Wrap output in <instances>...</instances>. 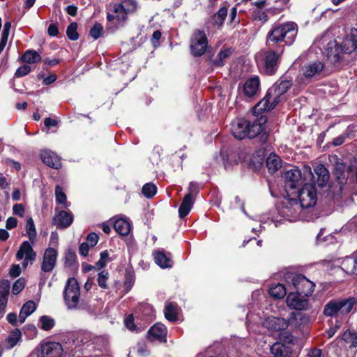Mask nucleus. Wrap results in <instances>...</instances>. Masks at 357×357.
Listing matches in <instances>:
<instances>
[{
	"mask_svg": "<svg viewBox=\"0 0 357 357\" xmlns=\"http://www.w3.org/2000/svg\"><path fill=\"white\" fill-rule=\"evenodd\" d=\"M254 113L256 117L252 119L239 118L231 123V132L235 139L243 140L245 139H255L259 146H263L268 142L269 132L266 130L268 118L266 115Z\"/></svg>",
	"mask_w": 357,
	"mask_h": 357,
	"instance_id": "obj_1",
	"label": "nucleus"
},
{
	"mask_svg": "<svg viewBox=\"0 0 357 357\" xmlns=\"http://www.w3.org/2000/svg\"><path fill=\"white\" fill-rule=\"evenodd\" d=\"M293 82L288 79H279L269 88L265 96L252 108L254 113L272 110L280 102L282 95L292 86Z\"/></svg>",
	"mask_w": 357,
	"mask_h": 357,
	"instance_id": "obj_2",
	"label": "nucleus"
},
{
	"mask_svg": "<svg viewBox=\"0 0 357 357\" xmlns=\"http://www.w3.org/2000/svg\"><path fill=\"white\" fill-rule=\"evenodd\" d=\"M298 33V26L295 22H289L283 24H279L273 26L268 31L266 45L272 47L276 44L284 43L282 45H291L295 40ZM281 48V46H279Z\"/></svg>",
	"mask_w": 357,
	"mask_h": 357,
	"instance_id": "obj_3",
	"label": "nucleus"
},
{
	"mask_svg": "<svg viewBox=\"0 0 357 357\" xmlns=\"http://www.w3.org/2000/svg\"><path fill=\"white\" fill-rule=\"evenodd\" d=\"M299 202L302 208H310L315 206L317 202V193L315 183H305L291 197H289L290 204H297Z\"/></svg>",
	"mask_w": 357,
	"mask_h": 357,
	"instance_id": "obj_4",
	"label": "nucleus"
},
{
	"mask_svg": "<svg viewBox=\"0 0 357 357\" xmlns=\"http://www.w3.org/2000/svg\"><path fill=\"white\" fill-rule=\"evenodd\" d=\"M137 9L136 0H123L120 3H115L113 5V12L116 15L107 13V20L109 22L116 20V26H124L128 20V15L132 14Z\"/></svg>",
	"mask_w": 357,
	"mask_h": 357,
	"instance_id": "obj_5",
	"label": "nucleus"
},
{
	"mask_svg": "<svg viewBox=\"0 0 357 357\" xmlns=\"http://www.w3.org/2000/svg\"><path fill=\"white\" fill-rule=\"evenodd\" d=\"M282 53L283 49L280 48L264 51L260 67L261 73L268 76L275 75L279 68Z\"/></svg>",
	"mask_w": 357,
	"mask_h": 357,
	"instance_id": "obj_6",
	"label": "nucleus"
},
{
	"mask_svg": "<svg viewBox=\"0 0 357 357\" xmlns=\"http://www.w3.org/2000/svg\"><path fill=\"white\" fill-rule=\"evenodd\" d=\"M356 304V300L354 297L346 299H332L325 305L323 314L326 317L335 316L339 312L342 314H347Z\"/></svg>",
	"mask_w": 357,
	"mask_h": 357,
	"instance_id": "obj_7",
	"label": "nucleus"
},
{
	"mask_svg": "<svg viewBox=\"0 0 357 357\" xmlns=\"http://www.w3.org/2000/svg\"><path fill=\"white\" fill-rule=\"evenodd\" d=\"M208 40L204 30L195 29L190 38L189 49L192 56L200 57L208 48Z\"/></svg>",
	"mask_w": 357,
	"mask_h": 357,
	"instance_id": "obj_8",
	"label": "nucleus"
},
{
	"mask_svg": "<svg viewBox=\"0 0 357 357\" xmlns=\"http://www.w3.org/2000/svg\"><path fill=\"white\" fill-rule=\"evenodd\" d=\"M63 300L68 310H75L80 297V288L77 280L74 278H68L63 292Z\"/></svg>",
	"mask_w": 357,
	"mask_h": 357,
	"instance_id": "obj_9",
	"label": "nucleus"
},
{
	"mask_svg": "<svg viewBox=\"0 0 357 357\" xmlns=\"http://www.w3.org/2000/svg\"><path fill=\"white\" fill-rule=\"evenodd\" d=\"M287 278L291 279V289L301 294L303 296L310 297L314 292L315 284L304 275L296 273L291 276H288Z\"/></svg>",
	"mask_w": 357,
	"mask_h": 357,
	"instance_id": "obj_10",
	"label": "nucleus"
},
{
	"mask_svg": "<svg viewBox=\"0 0 357 357\" xmlns=\"http://www.w3.org/2000/svg\"><path fill=\"white\" fill-rule=\"evenodd\" d=\"M284 191L287 197L293 196L303 185L301 172L298 169H291L287 171L284 176Z\"/></svg>",
	"mask_w": 357,
	"mask_h": 357,
	"instance_id": "obj_11",
	"label": "nucleus"
},
{
	"mask_svg": "<svg viewBox=\"0 0 357 357\" xmlns=\"http://www.w3.org/2000/svg\"><path fill=\"white\" fill-rule=\"evenodd\" d=\"M326 53L327 59L333 65L341 61L344 54H348L344 50V42L339 43L335 40L327 44Z\"/></svg>",
	"mask_w": 357,
	"mask_h": 357,
	"instance_id": "obj_12",
	"label": "nucleus"
},
{
	"mask_svg": "<svg viewBox=\"0 0 357 357\" xmlns=\"http://www.w3.org/2000/svg\"><path fill=\"white\" fill-rule=\"evenodd\" d=\"M307 296H303L301 294L292 291L287 295L286 303L287 306L298 311L305 310L309 306Z\"/></svg>",
	"mask_w": 357,
	"mask_h": 357,
	"instance_id": "obj_13",
	"label": "nucleus"
},
{
	"mask_svg": "<svg viewBox=\"0 0 357 357\" xmlns=\"http://www.w3.org/2000/svg\"><path fill=\"white\" fill-rule=\"evenodd\" d=\"M167 327L160 323H155L147 331L146 338L149 341L153 342L158 341L160 342H167Z\"/></svg>",
	"mask_w": 357,
	"mask_h": 357,
	"instance_id": "obj_14",
	"label": "nucleus"
},
{
	"mask_svg": "<svg viewBox=\"0 0 357 357\" xmlns=\"http://www.w3.org/2000/svg\"><path fill=\"white\" fill-rule=\"evenodd\" d=\"M290 321L281 317H268L264 321V326L272 332L280 333L287 329Z\"/></svg>",
	"mask_w": 357,
	"mask_h": 357,
	"instance_id": "obj_15",
	"label": "nucleus"
},
{
	"mask_svg": "<svg viewBox=\"0 0 357 357\" xmlns=\"http://www.w3.org/2000/svg\"><path fill=\"white\" fill-rule=\"evenodd\" d=\"M63 347L61 343L47 342L41 345L40 357H61Z\"/></svg>",
	"mask_w": 357,
	"mask_h": 357,
	"instance_id": "obj_16",
	"label": "nucleus"
},
{
	"mask_svg": "<svg viewBox=\"0 0 357 357\" xmlns=\"http://www.w3.org/2000/svg\"><path fill=\"white\" fill-rule=\"evenodd\" d=\"M58 252L53 248L46 249L41 265V269L44 272H51L56 265Z\"/></svg>",
	"mask_w": 357,
	"mask_h": 357,
	"instance_id": "obj_17",
	"label": "nucleus"
},
{
	"mask_svg": "<svg viewBox=\"0 0 357 357\" xmlns=\"http://www.w3.org/2000/svg\"><path fill=\"white\" fill-rule=\"evenodd\" d=\"M63 266L66 269L71 272L77 271L79 263L77 258L76 252L71 248H68L64 253Z\"/></svg>",
	"mask_w": 357,
	"mask_h": 357,
	"instance_id": "obj_18",
	"label": "nucleus"
},
{
	"mask_svg": "<svg viewBox=\"0 0 357 357\" xmlns=\"http://www.w3.org/2000/svg\"><path fill=\"white\" fill-rule=\"evenodd\" d=\"M260 81L258 76L248 79L243 86V92L246 97H253L259 91Z\"/></svg>",
	"mask_w": 357,
	"mask_h": 357,
	"instance_id": "obj_19",
	"label": "nucleus"
},
{
	"mask_svg": "<svg viewBox=\"0 0 357 357\" xmlns=\"http://www.w3.org/2000/svg\"><path fill=\"white\" fill-rule=\"evenodd\" d=\"M40 158L45 165L52 169H59L62 166L60 157L52 151H43Z\"/></svg>",
	"mask_w": 357,
	"mask_h": 357,
	"instance_id": "obj_20",
	"label": "nucleus"
},
{
	"mask_svg": "<svg viewBox=\"0 0 357 357\" xmlns=\"http://www.w3.org/2000/svg\"><path fill=\"white\" fill-rule=\"evenodd\" d=\"M53 220L57 228L66 229L72 225L73 215L70 211H60Z\"/></svg>",
	"mask_w": 357,
	"mask_h": 357,
	"instance_id": "obj_21",
	"label": "nucleus"
},
{
	"mask_svg": "<svg viewBox=\"0 0 357 357\" xmlns=\"http://www.w3.org/2000/svg\"><path fill=\"white\" fill-rule=\"evenodd\" d=\"M341 268L348 275H357V251L342 259Z\"/></svg>",
	"mask_w": 357,
	"mask_h": 357,
	"instance_id": "obj_22",
	"label": "nucleus"
},
{
	"mask_svg": "<svg viewBox=\"0 0 357 357\" xmlns=\"http://www.w3.org/2000/svg\"><path fill=\"white\" fill-rule=\"evenodd\" d=\"M25 256V260L34 261L36 257V253L32 248L31 244L27 241H24L20 246L16 253V258L18 260L22 259Z\"/></svg>",
	"mask_w": 357,
	"mask_h": 357,
	"instance_id": "obj_23",
	"label": "nucleus"
},
{
	"mask_svg": "<svg viewBox=\"0 0 357 357\" xmlns=\"http://www.w3.org/2000/svg\"><path fill=\"white\" fill-rule=\"evenodd\" d=\"M344 50L348 54L357 51V24L351 29L350 33L343 40Z\"/></svg>",
	"mask_w": 357,
	"mask_h": 357,
	"instance_id": "obj_24",
	"label": "nucleus"
},
{
	"mask_svg": "<svg viewBox=\"0 0 357 357\" xmlns=\"http://www.w3.org/2000/svg\"><path fill=\"white\" fill-rule=\"evenodd\" d=\"M228 9L226 6H222L219 10L210 17L208 22L213 26H217L218 29H222L225 20L227 16Z\"/></svg>",
	"mask_w": 357,
	"mask_h": 357,
	"instance_id": "obj_25",
	"label": "nucleus"
},
{
	"mask_svg": "<svg viewBox=\"0 0 357 357\" xmlns=\"http://www.w3.org/2000/svg\"><path fill=\"white\" fill-rule=\"evenodd\" d=\"M317 176V184L322 188L326 185L329 180V172L324 165H319L314 169Z\"/></svg>",
	"mask_w": 357,
	"mask_h": 357,
	"instance_id": "obj_26",
	"label": "nucleus"
},
{
	"mask_svg": "<svg viewBox=\"0 0 357 357\" xmlns=\"http://www.w3.org/2000/svg\"><path fill=\"white\" fill-rule=\"evenodd\" d=\"M113 228L121 236H127L131 230L130 222L126 218H118L112 222Z\"/></svg>",
	"mask_w": 357,
	"mask_h": 357,
	"instance_id": "obj_27",
	"label": "nucleus"
},
{
	"mask_svg": "<svg viewBox=\"0 0 357 357\" xmlns=\"http://www.w3.org/2000/svg\"><path fill=\"white\" fill-rule=\"evenodd\" d=\"M179 307L176 302H169L164 310L165 317L169 321L175 323L178 321Z\"/></svg>",
	"mask_w": 357,
	"mask_h": 357,
	"instance_id": "obj_28",
	"label": "nucleus"
},
{
	"mask_svg": "<svg viewBox=\"0 0 357 357\" xmlns=\"http://www.w3.org/2000/svg\"><path fill=\"white\" fill-rule=\"evenodd\" d=\"M324 65L321 61H314L303 68V75L307 78H311L316 75H319L324 69Z\"/></svg>",
	"mask_w": 357,
	"mask_h": 357,
	"instance_id": "obj_29",
	"label": "nucleus"
},
{
	"mask_svg": "<svg viewBox=\"0 0 357 357\" xmlns=\"http://www.w3.org/2000/svg\"><path fill=\"white\" fill-rule=\"evenodd\" d=\"M194 204V199L191 194H186L178 208V214L181 218H183L187 216Z\"/></svg>",
	"mask_w": 357,
	"mask_h": 357,
	"instance_id": "obj_30",
	"label": "nucleus"
},
{
	"mask_svg": "<svg viewBox=\"0 0 357 357\" xmlns=\"http://www.w3.org/2000/svg\"><path fill=\"white\" fill-rule=\"evenodd\" d=\"M155 262L162 268H172L173 261L164 251H156L154 253Z\"/></svg>",
	"mask_w": 357,
	"mask_h": 357,
	"instance_id": "obj_31",
	"label": "nucleus"
},
{
	"mask_svg": "<svg viewBox=\"0 0 357 357\" xmlns=\"http://www.w3.org/2000/svg\"><path fill=\"white\" fill-rule=\"evenodd\" d=\"M291 324L296 328H301L310 322V317L301 312H292L291 315Z\"/></svg>",
	"mask_w": 357,
	"mask_h": 357,
	"instance_id": "obj_32",
	"label": "nucleus"
},
{
	"mask_svg": "<svg viewBox=\"0 0 357 357\" xmlns=\"http://www.w3.org/2000/svg\"><path fill=\"white\" fill-rule=\"evenodd\" d=\"M41 56L33 50H27L21 56L20 60L26 63L33 64L41 61Z\"/></svg>",
	"mask_w": 357,
	"mask_h": 357,
	"instance_id": "obj_33",
	"label": "nucleus"
},
{
	"mask_svg": "<svg viewBox=\"0 0 357 357\" xmlns=\"http://www.w3.org/2000/svg\"><path fill=\"white\" fill-rule=\"evenodd\" d=\"M266 167L270 174L275 173L281 167V159L275 154L266 158Z\"/></svg>",
	"mask_w": 357,
	"mask_h": 357,
	"instance_id": "obj_34",
	"label": "nucleus"
},
{
	"mask_svg": "<svg viewBox=\"0 0 357 357\" xmlns=\"http://www.w3.org/2000/svg\"><path fill=\"white\" fill-rule=\"evenodd\" d=\"M342 338L346 343L350 344V349L357 347V332L356 331L347 329L343 333Z\"/></svg>",
	"mask_w": 357,
	"mask_h": 357,
	"instance_id": "obj_35",
	"label": "nucleus"
},
{
	"mask_svg": "<svg viewBox=\"0 0 357 357\" xmlns=\"http://www.w3.org/2000/svg\"><path fill=\"white\" fill-rule=\"evenodd\" d=\"M279 340L280 341L278 342L280 344H283L284 346L294 349L293 347L295 345L296 338L290 332L286 331V330L281 332L279 334Z\"/></svg>",
	"mask_w": 357,
	"mask_h": 357,
	"instance_id": "obj_36",
	"label": "nucleus"
},
{
	"mask_svg": "<svg viewBox=\"0 0 357 357\" xmlns=\"http://www.w3.org/2000/svg\"><path fill=\"white\" fill-rule=\"evenodd\" d=\"M346 165L344 162L337 161L333 165V173L340 183L347 179L345 174Z\"/></svg>",
	"mask_w": 357,
	"mask_h": 357,
	"instance_id": "obj_37",
	"label": "nucleus"
},
{
	"mask_svg": "<svg viewBox=\"0 0 357 357\" xmlns=\"http://www.w3.org/2000/svg\"><path fill=\"white\" fill-rule=\"evenodd\" d=\"M268 293L274 298H283L287 294V289L284 284L278 283L270 287Z\"/></svg>",
	"mask_w": 357,
	"mask_h": 357,
	"instance_id": "obj_38",
	"label": "nucleus"
},
{
	"mask_svg": "<svg viewBox=\"0 0 357 357\" xmlns=\"http://www.w3.org/2000/svg\"><path fill=\"white\" fill-rule=\"evenodd\" d=\"M135 282V274L133 270L126 269L123 287L125 294L128 293L132 288Z\"/></svg>",
	"mask_w": 357,
	"mask_h": 357,
	"instance_id": "obj_39",
	"label": "nucleus"
},
{
	"mask_svg": "<svg viewBox=\"0 0 357 357\" xmlns=\"http://www.w3.org/2000/svg\"><path fill=\"white\" fill-rule=\"evenodd\" d=\"M26 234H27L29 241L31 243H34L36 238L37 232H36L34 222H33L32 218H29L26 220Z\"/></svg>",
	"mask_w": 357,
	"mask_h": 357,
	"instance_id": "obj_40",
	"label": "nucleus"
},
{
	"mask_svg": "<svg viewBox=\"0 0 357 357\" xmlns=\"http://www.w3.org/2000/svg\"><path fill=\"white\" fill-rule=\"evenodd\" d=\"M39 321L41 324L40 328L45 331H50L55 326V320L47 315L41 316Z\"/></svg>",
	"mask_w": 357,
	"mask_h": 357,
	"instance_id": "obj_41",
	"label": "nucleus"
},
{
	"mask_svg": "<svg viewBox=\"0 0 357 357\" xmlns=\"http://www.w3.org/2000/svg\"><path fill=\"white\" fill-rule=\"evenodd\" d=\"M104 33V29L102 25L96 22L93 26L90 29L89 36L94 40H97L100 38Z\"/></svg>",
	"mask_w": 357,
	"mask_h": 357,
	"instance_id": "obj_42",
	"label": "nucleus"
},
{
	"mask_svg": "<svg viewBox=\"0 0 357 357\" xmlns=\"http://www.w3.org/2000/svg\"><path fill=\"white\" fill-rule=\"evenodd\" d=\"M77 23L75 22H71L67 27L66 35L69 40L75 41L79 38V33L77 32Z\"/></svg>",
	"mask_w": 357,
	"mask_h": 357,
	"instance_id": "obj_43",
	"label": "nucleus"
},
{
	"mask_svg": "<svg viewBox=\"0 0 357 357\" xmlns=\"http://www.w3.org/2000/svg\"><path fill=\"white\" fill-rule=\"evenodd\" d=\"M142 192L146 198H152L157 192V187L153 183H147L143 185Z\"/></svg>",
	"mask_w": 357,
	"mask_h": 357,
	"instance_id": "obj_44",
	"label": "nucleus"
},
{
	"mask_svg": "<svg viewBox=\"0 0 357 357\" xmlns=\"http://www.w3.org/2000/svg\"><path fill=\"white\" fill-rule=\"evenodd\" d=\"M21 331L20 329L15 328L14 331L11 332V333L8 335L6 339L7 342L9 344L10 347H15L18 341L21 338Z\"/></svg>",
	"mask_w": 357,
	"mask_h": 357,
	"instance_id": "obj_45",
	"label": "nucleus"
},
{
	"mask_svg": "<svg viewBox=\"0 0 357 357\" xmlns=\"http://www.w3.org/2000/svg\"><path fill=\"white\" fill-rule=\"evenodd\" d=\"M55 197L56 202L58 204L65 205L67 202V197L65 192L63 191L62 188L60 185H56L55 188Z\"/></svg>",
	"mask_w": 357,
	"mask_h": 357,
	"instance_id": "obj_46",
	"label": "nucleus"
},
{
	"mask_svg": "<svg viewBox=\"0 0 357 357\" xmlns=\"http://www.w3.org/2000/svg\"><path fill=\"white\" fill-rule=\"evenodd\" d=\"M21 310L25 316H29L36 310V303L31 300L28 301L22 305Z\"/></svg>",
	"mask_w": 357,
	"mask_h": 357,
	"instance_id": "obj_47",
	"label": "nucleus"
},
{
	"mask_svg": "<svg viewBox=\"0 0 357 357\" xmlns=\"http://www.w3.org/2000/svg\"><path fill=\"white\" fill-rule=\"evenodd\" d=\"M108 278L109 273L107 271H102L98 273L97 281L100 287L105 289H108V285L107 284Z\"/></svg>",
	"mask_w": 357,
	"mask_h": 357,
	"instance_id": "obj_48",
	"label": "nucleus"
},
{
	"mask_svg": "<svg viewBox=\"0 0 357 357\" xmlns=\"http://www.w3.org/2000/svg\"><path fill=\"white\" fill-rule=\"evenodd\" d=\"M10 288L9 280L3 279L0 281V296L8 298Z\"/></svg>",
	"mask_w": 357,
	"mask_h": 357,
	"instance_id": "obj_49",
	"label": "nucleus"
},
{
	"mask_svg": "<svg viewBox=\"0 0 357 357\" xmlns=\"http://www.w3.org/2000/svg\"><path fill=\"white\" fill-rule=\"evenodd\" d=\"M109 260V253L108 251L105 250L100 252V259L96 262V267H97L98 270L105 268L107 264V261Z\"/></svg>",
	"mask_w": 357,
	"mask_h": 357,
	"instance_id": "obj_50",
	"label": "nucleus"
},
{
	"mask_svg": "<svg viewBox=\"0 0 357 357\" xmlns=\"http://www.w3.org/2000/svg\"><path fill=\"white\" fill-rule=\"evenodd\" d=\"M25 287V279L20 278L17 279L13 284L12 292L14 295L20 294Z\"/></svg>",
	"mask_w": 357,
	"mask_h": 357,
	"instance_id": "obj_51",
	"label": "nucleus"
},
{
	"mask_svg": "<svg viewBox=\"0 0 357 357\" xmlns=\"http://www.w3.org/2000/svg\"><path fill=\"white\" fill-rule=\"evenodd\" d=\"M254 21L265 22L268 20V15L266 12L261 10H255L252 15Z\"/></svg>",
	"mask_w": 357,
	"mask_h": 357,
	"instance_id": "obj_52",
	"label": "nucleus"
},
{
	"mask_svg": "<svg viewBox=\"0 0 357 357\" xmlns=\"http://www.w3.org/2000/svg\"><path fill=\"white\" fill-rule=\"evenodd\" d=\"M137 349L138 354L142 357H146L150 355V351L144 341L137 343Z\"/></svg>",
	"mask_w": 357,
	"mask_h": 357,
	"instance_id": "obj_53",
	"label": "nucleus"
},
{
	"mask_svg": "<svg viewBox=\"0 0 357 357\" xmlns=\"http://www.w3.org/2000/svg\"><path fill=\"white\" fill-rule=\"evenodd\" d=\"M31 71V66L28 65H24L20 67H19L15 73V77H22L26 75H28Z\"/></svg>",
	"mask_w": 357,
	"mask_h": 357,
	"instance_id": "obj_54",
	"label": "nucleus"
},
{
	"mask_svg": "<svg viewBox=\"0 0 357 357\" xmlns=\"http://www.w3.org/2000/svg\"><path fill=\"white\" fill-rule=\"evenodd\" d=\"M208 61L211 66L216 68H221L225 64V61H223L220 56L217 54L215 59L213 58V56H210L208 58Z\"/></svg>",
	"mask_w": 357,
	"mask_h": 357,
	"instance_id": "obj_55",
	"label": "nucleus"
},
{
	"mask_svg": "<svg viewBox=\"0 0 357 357\" xmlns=\"http://www.w3.org/2000/svg\"><path fill=\"white\" fill-rule=\"evenodd\" d=\"M162 37V33L160 30L155 31L151 36V42L153 47L156 49L160 46V39Z\"/></svg>",
	"mask_w": 357,
	"mask_h": 357,
	"instance_id": "obj_56",
	"label": "nucleus"
},
{
	"mask_svg": "<svg viewBox=\"0 0 357 357\" xmlns=\"http://www.w3.org/2000/svg\"><path fill=\"white\" fill-rule=\"evenodd\" d=\"M86 240V241L85 243H89V245L91 248H93L95 245H96V244L98 243V240H99V236L96 233L91 232L87 235Z\"/></svg>",
	"mask_w": 357,
	"mask_h": 357,
	"instance_id": "obj_57",
	"label": "nucleus"
},
{
	"mask_svg": "<svg viewBox=\"0 0 357 357\" xmlns=\"http://www.w3.org/2000/svg\"><path fill=\"white\" fill-rule=\"evenodd\" d=\"M347 137H349V133L340 135L333 139V141L331 142V144L333 146H340L344 143Z\"/></svg>",
	"mask_w": 357,
	"mask_h": 357,
	"instance_id": "obj_58",
	"label": "nucleus"
},
{
	"mask_svg": "<svg viewBox=\"0 0 357 357\" xmlns=\"http://www.w3.org/2000/svg\"><path fill=\"white\" fill-rule=\"evenodd\" d=\"M125 326L127 328L132 331H135L136 330L137 326L135 324V319L132 314L128 315L124 321Z\"/></svg>",
	"mask_w": 357,
	"mask_h": 357,
	"instance_id": "obj_59",
	"label": "nucleus"
},
{
	"mask_svg": "<svg viewBox=\"0 0 357 357\" xmlns=\"http://www.w3.org/2000/svg\"><path fill=\"white\" fill-rule=\"evenodd\" d=\"M347 171L349 173H355L357 181V158H354L352 160H350Z\"/></svg>",
	"mask_w": 357,
	"mask_h": 357,
	"instance_id": "obj_60",
	"label": "nucleus"
},
{
	"mask_svg": "<svg viewBox=\"0 0 357 357\" xmlns=\"http://www.w3.org/2000/svg\"><path fill=\"white\" fill-rule=\"evenodd\" d=\"M47 33L51 37L57 36L59 34L58 23H51L47 29Z\"/></svg>",
	"mask_w": 357,
	"mask_h": 357,
	"instance_id": "obj_61",
	"label": "nucleus"
},
{
	"mask_svg": "<svg viewBox=\"0 0 357 357\" xmlns=\"http://www.w3.org/2000/svg\"><path fill=\"white\" fill-rule=\"evenodd\" d=\"M24 206L22 204H16L13 206V214L18 215L19 217H23L24 215Z\"/></svg>",
	"mask_w": 357,
	"mask_h": 357,
	"instance_id": "obj_62",
	"label": "nucleus"
},
{
	"mask_svg": "<svg viewBox=\"0 0 357 357\" xmlns=\"http://www.w3.org/2000/svg\"><path fill=\"white\" fill-rule=\"evenodd\" d=\"M18 220L15 217H9L6 222V228L11 230L17 226Z\"/></svg>",
	"mask_w": 357,
	"mask_h": 357,
	"instance_id": "obj_63",
	"label": "nucleus"
},
{
	"mask_svg": "<svg viewBox=\"0 0 357 357\" xmlns=\"http://www.w3.org/2000/svg\"><path fill=\"white\" fill-rule=\"evenodd\" d=\"M91 248L89 243L83 242L79 246V253L83 257H86Z\"/></svg>",
	"mask_w": 357,
	"mask_h": 357,
	"instance_id": "obj_64",
	"label": "nucleus"
}]
</instances>
